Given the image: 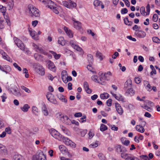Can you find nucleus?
Returning a JSON list of instances; mask_svg holds the SVG:
<instances>
[{"instance_id":"obj_63","label":"nucleus","mask_w":160,"mask_h":160,"mask_svg":"<svg viewBox=\"0 0 160 160\" xmlns=\"http://www.w3.org/2000/svg\"><path fill=\"white\" fill-rule=\"evenodd\" d=\"M47 77L49 80L52 81L54 78V77H53L51 74H49L47 76Z\"/></svg>"},{"instance_id":"obj_11","label":"nucleus","mask_w":160,"mask_h":160,"mask_svg":"<svg viewBox=\"0 0 160 160\" xmlns=\"http://www.w3.org/2000/svg\"><path fill=\"white\" fill-rule=\"evenodd\" d=\"M48 63V69L53 72H55L56 71L55 69L56 67L54 63L49 60Z\"/></svg>"},{"instance_id":"obj_3","label":"nucleus","mask_w":160,"mask_h":160,"mask_svg":"<svg viewBox=\"0 0 160 160\" xmlns=\"http://www.w3.org/2000/svg\"><path fill=\"white\" fill-rule=\"evenodd\" d=\"M32 160H47L46 156L44 155L43 152L41 151L33 156Z\"/></svg>"},{"instance_id":"obj_59","label":"nucleus","mask_w":160,"mask_h":160,"mask_svg":"<svg viewBox=\"0 0 160 160\" xmlns=\"http://www.w3.org/2000/svg\"><path fill=\"white\" fill-rule=\"evenodd\" d=\"M83 86L85 89L89 88V84L87 82L85 81L84 82Z\"/></svg>"},{"instance_id":"obj_24","label":"nucleus","mask_w":160,"mask_h":160,"mask_svg":"<svg viewBox=\"0 0 160 160\" xmlns=\"http://www.w3.org/2000/svg\"><path fill=\"white\" fill-rule=\"evenodd\" d=\"M50 52L52 54V55L54 56V58L56 59H58L60 58L61 57V55L60 54H57L55 52L52 51H50Z\"/></svg>"},{"instance_id":"obj_31","label":"nucleus","mask_w":160,"mask_h":160,"mask_svg":"<svg viewBox=\"0 0 160 160\" xmlns=\"http://www.w3.org/2000/svg\"><path fill=\"white\" fill-rule=\"evenodd\" d=\"M101 3H102V2L99 0H95L93 2V4L94 6L98 7L99 6Z\"/></svg>"},{"instance_id":"obj_61","label":"nucleus","mask_w":160,"mask_h":160,"mask_svg":"<svg viewBox=\"0 0 160 160\" xmlns=\"http://www.w3.org/2000/svg\"><path fill=\"white\" fill-rule=\"evenodd\" d=\"M111 126V129L113 130L117 131L118 129V128L117 127H116L114 125H112Z\"/></svg>"},{"instance_id":"obj_57","label":"nucleus","mask_w":160,"mask_h":160,"mask_svg":"<svg viewBox=\"0 0 160 160\" xmlns=\"http://www.w3.org/2000/svg\"><path fill=\"white\" fill-rule=\"evenodd\" d=\"M32 112L34 114H36L34 112V111H35L37 112H38V109L36 107H35V106H33L32 107Z\"/></svg>"},{"instance_id":"obj_23","label":"nucleus","mask_w":160,"mask_h":160,"mask_svg":"<svg viewBox=\"0 0 160 160\" xmlns=\"http://www.w3.org/2000/svg\"><path fill=\"white\" fill-rule=\"evenodd\" d=\"M54 134V135L53 137L59 140L62 139L63 137H62V136L58 131H57V133H55V134Z\"/></svg>"},{"instance_id":"obj_33","label":"nucleus","mask_w":160,"mask_h":160,"mask_svg":"<svg viewBox=\"0 0 160 160\" xmlns=\"http://www.w3.org/2000/svg\"><path fill=\"white\" fill-rule=\"evenodd\" d=\"M153 41L155 43H160V39L156 37H153L152 38Z\"/></svg>"},{"instance_id":"obj_18","label":"nucleus","mask_w":160,"mask_h":160,"mask_svg":"<svg viewBox=\"0 0 160 160\" xmlns=\"http://www.w3.org/2000/svg\"><path fill=\"white\" fill-rule=\"evenodd\" d=\"M58 44H61L62 46L65 45L66 42L64 40L63 37H59L58 38Z\"/></svg>"},{"instance_id":"obj_8","label":"nucleus","mask_w":160,"mask_h":160,"mask_svg":"<svg viewBox=\"0 0 160 160\" xmlns=\"http://www.w3.org/2000/svg\"><path fill=\"white\" fill-rule=\"evenodd\" d=\"M59 116L60 120L62 122L67 124H69V121L70 120L67 116L62 115L61 114H59Z\"/></svg>"},{"instance_id":"obj_56","label":"nucleus","mask_w":160,"mask_h":160,"mask_svg":"<svg viewBox=\"0 0 160 160\" xmlns=\"http://www.w3.org/2000/svg\"><path fill=\"white\" fill-rule=\"evenodd\" d=\"M134 81L137 84L141 82L140 79L138 77L135 78L134 79Z\"/></svg>"},{"instance_id":"obj_29","label":"nucleus","mask_w":160,"mask_h":160,"mask_svg":"<svg viewBox=\"0 0 160 160\" xmlns=\"http://www.w3.org/2000/svg\"><path fill=\"white\" fill-rule=\"evenodd\" d=\"M107 127L103 124H101L100 128V130L102 132H103L108 129Z\"/></svg>"},{"instance_id":"obj_30","label":"nucleus","mask_w":160,"mask_h":160,"mask_svg":"<svg viewBox=\"0 0 160 160\" xmlns=\"http://www.w3.org/2000/svg\"><path fill=\"white\" fill-rule=\"evenodd\" d=\"M38 50H37V51L38 52L40 53L43 54L44 55H46L47 53L46 51L42 49L41 48L39 47L37 49Z\"/></svg>"},{"instance_id":"obj_7","label":"nucleus","mask_w":160,"mask_h":160,"mask_svg":"<svg viewBox=\"0 0 160 160\" xmlns=\"http://www.w3.org/2000/svg\"><path fill=\"white\" fill-rule=\"evenodd\" d=\"M135 34L139 38H144L146 36V33L144 31L139 29L136 30Z\"/></svg>"},{"instance_id":"obj_20","label":"nucleus","mask_w":160,"mask_h":160,"mask_svg":"<svg viewBox=\"0 0 160 160\" xmlns=\"http://www.w3.org/2000/svg\"><path fill=\"white\" fill-rule=\"evenodd\" d=\"M30 108V106L28 104H25L23 107H21L20 109L24 112H27L28 111V109Z\"/></svg>"},{"instance_id":"obj_51","label":"nucleus","mask_w":160,"mask_h":160,"mask_svg":"<svg viewBox=\"0 0 160 160\" xmlns=\"http://www.w3.org/2000/svg\"><path fill=\"white\" fill-rule=\"evenodd\" d=\"M92 64H88L87 67V68L89 71H90V72H94L92 70Z\"/></svg>"},{"instance_id":"obj_5","label":"nucleus","mask_w":160,"mask_h":160,"mask_svg":"<svg viewBox=\"0 0 160 160\" xmlns=\"http://www.w3.org/2000/svg\"><path fill=\"white\" fill-rule=\"evenodd\" d=\"M115 148L116 152L119 154H120L122 152H127V150L126 148L119 144H116L115 146Z\"/></svg>"},{"instance_id":"obj_10","label":"nucleus","mask_w":160,"mask_h":160,"mask_svg":"<svg viewBox=\"0 0 160 160\" xmlns=\"http://www.w3.org/2000/svg\"><path fill=\"white\" fill-rule=\"evenodd\" d=\"M115 106L116 111L120 115H122L123 112V111L121 106L118 102L115 103Z\"/></svg>"},{"instance_id":"obj_64","label":"nucleus","mask_w":160,"mask_h":160,"mask_svg":"<svg viewBox=\"0 0 160 160\" xmlns=\"http://www.w3.org/2000/svg\"><path fill=\"white\" fill-rule=\"evenodd\" d=\"M50 102L55 104L57 103V101L54 98H51L50 100Z\"/></svg>"},{"instance_id":"obj_58","label":"nucleus","mask_w":160,"mask_h":160,"mask_svg":"<svg viewBox=\"0 0 160 160\" xmlns=\"http://www.w3.org/2000/svg\"><path fill=\"white\" fill-rule=\"evenodd\" d=\"M119 55V53L118 52H114V54L112 56L113 59H116V57Z\"/></svg>"},{"instance_id":"obj_15","label":"nucleus","mask_w":160,"mask_h":160,"mask_svg":"<svg viewBox=\"0 0 160 160\" xmlns=\"http://www.w3.org/2000/svg\"><path fill=\"white\" fill-rule=\"evenodd\" d=\"M28 31L29 32L30 35L32 36V38L34 39H37L36 36V32L35 31H32L31 29L30 28H28Z\"/></svg>"},{"instance_id":"obj_39","label":"nucleus","mask_w":160,"mask_h":160,"mask_svg":"<svg viewBox=\"0 0 160 160\" xmlns=\"http://www.w3.org/2000/svg\"><path fill=\"white\" fill-rule=\"evenodd\" d=\"M127 92L128 93L130 94H133L134 93L133 89L131 88L128 89Z\"/></svg>"},{"instance_id":"obj_47","label":"nucleus","mask_w":160,"mask_h":160,"mask_svg":"<svg viewBox=\"0 0 160 160\" xmlns=\"http://www.w3.org/2000/svg\"><path fill=\"white\" fill-rule=\"evenodd\" d=\"M72 78L70 76H67V77L66 78V80H64L65 81V83H67L68 82L72 81Z\"/></svg>"},{"instance_id":"obj_4","label":"nucleus","mask_w":160,"mask_h":160,"mask_svg":"<svg viewBox=\"0 0 160 160\" xmlns=\"http://www.w3.org/2000/svg\"><path fill=\"white\" fill-rule=\"evenodd\" d=\"M14 42L18 48L22 50H24V46L22 41L16 37L14 38Z\"/></svg>"},{"instance_id":"obj_12","label":"nucleus","mask_w":160,"mask_h":160,"mask_svg":"<svg viewBox=\"0 0 160 160\" xmlns=\"http://www.w3.org/2000/svg\"><path fill=\"white\" fill-rule=\"evenodd\" d=\"M132 81L131 79L128 80L125 82L124 89L126 90L132 86Z\"/></svg>"},{"instance_id":"obj_43","label":"nucleus","mask_w":160,"mask_h":160,"mask_svg":"<svg viewBox=\"0 0 160 160\" xmlns=\"http://www.w3.org/2000/svg\"><path fill=\"white\" fill-rule=\"evenodd\" d=\"M4 69H5L6 71H7V72L8 71H9L11 70V67L8 65H4Z\"/></svg>"},{"instance_id":"obj_45","label":"nucleus","mask_w":160,"mask_h":160,"mask_svg":"<svg viewBox=\"0 0 160 160\" xmlns=\"http://www.w3.org/2000/svg\"><path fill=\"white\" fill-rule=\"evenodd\" d=\"M57 131L55 129H51V131H50V132L52 136L53 137L54 135V134L57 133Z\"/></svg>"},{"instance_id":"obj_50","label":"nucleus","mask_w":160,"mask_h":160,"mask_svg":"<svg viewBox=\"0 0 160 160\" xmlns=\"http://www.w3.org/2000/svg\"><path fill=\"white\" fill-rule=\"evenodd\" d=\"M2 98V101L4 102L5 101V99L7 98V97L6 94L5 93H3L2 95L1 96Z\"/></svg>"},{"instance_id":"obj_62","label":"nucleus","mask_w":160,"mask_h":160,"mask_svg":"<svg viewBox=\"0 0 160 160\" xmlns=\"http://www.w3.org/2000/svg\"><path fill=\"white\" fill-rule=\"evenodd\" d=\"M82 113L81 112H77L75 114L74 116L75 117H81L82 116Z\"/></svg>"},{"instance_id":"obj_48","label":"nucleus","mask_w":160,"mask_h":160,"mask_svg":"<svg viewBox=\"0 0 160 160\" xmlns=\"http://www.w3.org/2000/svg\"><path fill=\"white\" fill-rule=\"evenodd\" d=\"M8 134H10L11 133V129L10 127H8L5 128V131Z\"/></svg>"},{"instance_id":"obj_27","label":"nucleus","mask_w":160,"mask_h":160,"mask_svg":"<svg viewBox=\"0 0 160 160\" xmlns=\"http://www.w3.org/2000/svg\"><path fill=\"white\" fill-rule=\"evenodd\" d=\"M91 79L92 80L94 81V82H97L99 83H101V84H102L101 83V78H100V81H98V77L97 76H96V75L92 76L91 77Z\"/></svg>"},{"instance_id":"obj_6","label":"nucleus","mask_w":160,"mask_h":160,"mask_svg":"<svg viewBox=\"0 0 160 160\" xmlns=\"http://www.w3.org/2000/svg\"><path fill=\"white\" fill-rule=\"evenodd\" d=\"M62 139L63 142L66 145L70 146L72 148H75L76 147V144L67 137H63Z\"/></svg>"},{"instance_id":"obj_40","label":"nucleus","mask_w":160,"mask_h":160,"mask_svg":"<svg viewBox=\"0 0 160 160\" xmlns=\"http://www.w3.org/2000/svg\"><path fill=\"white\" fill-rule=\"evenodd\" d=\"M128 10L127 8H122L121 11V12L122 14H124L128 13Z\"/></svg>"},{"instance_id":"obj_35","label":"nucleus","mask_w":160,"mask_h":160,"mask_svg":"<svg viewBox=\"0 0 160 160\" xmlns=\"http://www.w3.org/2000/svg\"><path fill=\"white\" fill-rule=\"evenodd\" d=\"M126 152H122L120 153L121 157L122 158L125 159L127 156L129 154L128 153H125Z\"/></svg>"},{"instance_id":"obj_49","label":"nucleus","mask_w":160,"mask_h":160,"mask_svg":"<svg viewBox=\"0 0 160 160\" xmlns=\"http://www.w3.org/2000/svg\"><path fill=\"white\" fill-rule=\"evenodd\" d=\"M67 34L70 38H72L73 37V35L72 33V32L70 30H69V31L66 33Z\"/></svg>"},{"instance_id":"obj_1","label":"nucleus","mask_w":160,"mask_h":160,"mask_svg":"<svg viewBox=\"0 0 160 160\" xmlns=\"http://www.w3.org/2000/svg\"><path fill=\"white\" fill-rule=\"evenodd\" d=\"M28 9L29 13L32 14V17L34 16L36 17H38L40 16V13L39 10L32 5H29L28 6Z\"/></svg>"},{"instance_id":"obj_53","label":"nucleus","mask_w":160,"mask_h":160,"mask_svg":"<svg viewBox=\"0 0 160 160\" xmlns=\"http://www.w3.org/2000/svg\"><path fill=\"white\" fill-rule=\"evenodd\" d=\"M4 21L2 19V18H0V29H2L4 28V26L2 24L3 22Z\"/></svg>"},{"instance_id":"obj_32","label":"nucleus","mask_w":160,"mask_h":160,"mask_svg":"<svg viewBox=\"0 0 160 160\" xmlns=\"http://www.w3.org/2000/svg\"><path fill=\"white\" fill-rule=\"evenodd\" d=\"M59 149L60 151L62 152H66V147L62 145H60L59 147Z\"/></svg>"},{"instance_id":"obj_21","label":"nucleus","mask_w":160,"mask_h":160,"mask_svg":"<svg viewBox=\"0 0 160 160\" xmlns=\"http://www.w3.org/2000/svg\"><path fill=\"white\" fill-rule=\"evenodd\" d=\"M124 22L125 24L128 26H131L133 23L132 21H129L128 18L127 17L124 19Z\"/></svg>"},{"instance_id":"obj_13","label":"nucleus","mask_w":160,"mask_h":160,"mask_svg":"<svg viewBox=\"0 0 160 160\" xmlns=\"http://www.w3.org/2000/svg\"><path fill=\"white\" fill-rule=\"evenodd\" d=\"M7 152L6 148L3 145H0V153L3 155H5Z\"/></svg>"},{"instance_id":"obj_22","label":"nucleus","mask_w":160,"mask_h":160,"mask_svg":"<svg viewBox=\"0 0 160 160\" xmlns=\"http://www.w3.org/2000/svg\"><path fill=\"white\" fill-rule=\"evenodd\" d=\"M108 75H112V74L109 71L105 73L102 76L103 78L105 80H108L109 79L108 78Z\"/></svg>"},{"instance_id":"obj_25","label":"nucleus","mask_w":160,"mask_h":160,"mask_svg":"<svg viewBox=\"0 0 160 160\" xmlns=\"http://www.w3.org/2000/svg\"><path fill=\"white\" fill-rule=\"evenodd\" d=\"M88 60L89 64H92L93 62V57L91 54H88Z\"/></svg>"},{"instance_id":"obj_60","label":"nucleus","mask_w":160,"mask_h":160,"mask_svg":"<svg viewBox=\"0 0 160 160\" xmlns=\"http://www.w3.org/2000/svg\"><path fill=\"white\" fill-rule=\"evenodd\" d=\"M98 146V144L97 142H95L94 144H91L90 145V147L92 148H95L97 147Z\"/></svg>"},{"instance_id":"obj_36","label":"nucleus","mask_w":160,"mask_h":160,"mask_svg":"<svg viewBox=\"0 0 160 160\" xmlns=\"http://www.w3.org/2000/svg\"><path fill=\"white\" fill-rule=\"evenodd\" d=\"M152 19L153 21L154 22L157 21L158 19V16L156 14H154L153 15Z\"/></svg>"},{"instance_id":"obj_55","label":"nucleus","mask_w":160,"mask_h":160,"mask_svg":"<svg viewBox=\"0 0 160 160\" xmlns=\"http://www.w3.org/2000/svg\"><path fill=\"white\" fill-rule=\"evenodd\" d=\"M144 108L150 112H151L152 110V108L150 107H148L146 105H144Z\"/></svg>"},{"instance_id":"obj_46","label":"nucleus","mask_w":160,"mask_h":160,"mask_svg":"<svg viewBox=\"0 0 160 160\" xmlns=\"http://www.w3.org/2000/svg\"><path fill=\"white\" fill-rule=\"evenodd\" d=\"M112 99H109L106 102V103L108 106L110 107L112 105Z\"/></svg>"},{"instance_id":"obj_2","label":"nucleus","mask_w":160,"mask_h":160,"mask_svg":"<svg viewBox=\"0 0 160 160\" xmlns=\"http://www.w3.org/2000/svg\"><path fill=\"white\" fill-rule=\"evenodd\" d=\"M34 70L38 74L44 75L45 74V70L42 66L38 63H34L33 64Z\"/></svg>"},{"instance_id":"obj_17","label":"nucleus","mask_w":160,"mask_h":160,"mask_svg":"<svg viewBox=\"0 0 160 160\" xmlns=\"http://www.w3.org/2000/svg\"><path fill=\"white\" fill-rule=\"evenodd\" d=\"M42 112L44 115L47 116L48 113L47 107L45 104H43L42 107Z\"/></svg>"},{"instance_id":"obj_41","label":"nucleus","mask_w":160,"mask_h":160,"mask_svg":"<svg viewBox=\"0 0 160 160\" xmlns=\"http://www.w3.org/2000/svg\"><path fill=\"white\" fill-rule=\"evenodd\" d=\"M13 66L18 71H20L22 70V69L16 63L14 62L13 63Z\"/></svg>"},{"instance_id":"obj_14","label":"nucleus","mask_w":160,"mask_h":160,"mask_svg":"<svg viewBox=\"0 0 160 160\" xmlns=\"http://www.w3.org/2000/svg\"><path fill=\"white\" fill-rule=\"evenodd\" d=\"M14 160H25L24 157L20 154H15L13 157Z\"/></svg>"},{"instance_id":"obj_34","label":"nucleus","mask_w":160,"mask_h":160,"mask_svg":"<svg viewBox=\"0 0 160 160\" xmlns=\"http://www.w3.org/2000/svg\"><path fill=\"white\" fill-rule=\"evenodd\" d=\"M140 11L141 13L142 14V15L143 16H146L145 14V8L144 7H142L140 9Z\"/></svg>"},{"instance_id":"obj_26","label":"nucleus","mask_w":160,"mask_h":160,"mask_svg":"<svg viewBox=\"0 0 160 160\" xmlns=\"http://www.w3.org/2000/svg\"><path fill=\"white\" fill-rule=\"evenodd\" d=\"M12 90L13 92V94L14 95L18 96L21 95V94L19 92V91L18 90V88L16 87L12 89Z\"/></svg>"},{"instance_id":"obj_19","label":"nucleus","mask_w":160,"mask_h":160,"mask_svg":"<svg viewBox=\"0 0 160 160\" xmlns=\"http://www.w3.org/2000/svg\"><path fill=\"white\" fill-rule=\"evenodd\" d=\"M48 7L51 9H52L53 12L55 13L56 14H58L59 13V11L57 9V8L56 7H54L52 5H50L49 6V5H48Z\"/></svg>"},{"instance_id":"obj_52","label":"nucleus","mask_w":160,"mask_h":160,"mask_svg":"<svg viewBox=\"0 0 160 160\" xmlns=\"http://www.w3.org/2000/svg\"><path fill=\"white\" fill-rule=\"evenodd\" d=\"M98 157L101 160H103L104 159L105 156L102 153H99L98 155Z\"/></svg>"},{"instance_id":"obj_42","label":"nucleus","mask_w":160,"mask_h":160,"mask_svg":"<svg viewBox=\"0 0 160 160\" xmlns=\"http://www.w3.org/2000/svg\"><path fill=\"white\" fill-rule=\"evenodd\" d=\"M141 158L143 160H149L148 157L146 155H143L140 156Z\"/></svg>"},{"instance_id":"obj_16","label":"nucleus","mask_w":160,"mask_h":160,"mask_svg":"<svg viewBox=\"0 0 160 160\" xmlns=\"http://www.w3.org/2000/svg\"><path fill=\"white\" fill-rule=\"evenodd\" d=\"M68 2L69 3V8L72 9L76 7L77 4L76 3L72 1L71 0H69Z\"/></svg>"},{"instance_id":"obj_9","label":"nucleus","mask_w":160,"mask_h":160,"mask_svg":"<svg viewBox=\"0 0 160 160\" xmlns=\"http://www.w3.org/2000/svg\"><path fill=\"white\" fill-rule=\"evenodd\" d=\"M72 20L73 21L74 28L77 29L79 30L81 28V23L78 21H76L75 18H72Z\"/></svg>"},{"instance_id":"obj_54","label":"nucleus","mask_w":160,"mask_h":160,"mask_svg":"<svg viewBox=\"0 0 160 160\" xmlns=\"http://www.w3.org/2000/svg\"><path fill=\"white\" fill-rule=\"evenodd\" d=\"M127 38L129 39L134 42H135L136 41V39L135 38H132L131 35L127 36Z\"/></svg>"},{"instance_id":"obj_28","label":"nucleus","mask_w":160,"mask_h":160,"mask_svg":"<svg viewBox=\"0 0 160 160\" xmlns=\"http://www.w3.org/2000/svg\"><path fill=\"white\" fill-rule=\"evenodd\" d=\"M39 1L42 2L45 4H49L50 3L51 4H53L54 3L51 0H39Z\"/></svg>"},{"instance_id":"obj_37","label":"nucleus","mask_w":160,"mask_h":160,"mask_svg":"<svg viewBox=\"0 0 160 160\" xmlns=\"http://www.w3.org/2000/svg\"><path fill=\"white\" fill-rule=\"evenodd\" d=\"M150 7L149 4H148L146 7V8L147 10V13L146 14V15H148L149 14L150 12Z\"/></svg>"},{"instance_id":"obj_44","label":"nucleus","mask_w":160,"mask_h":160,"mask_svg":"<svg viewBox=\"0 0 160 160\" xmlns=\"http://www.w3.org/2000/svg\"><path fill=\"white\" fill-rule=\"evenodd\" d=\"M63 5L66 8H68L69 6V2L63 1L62 2Z\"/></svg>"},{"instance_id":"obj_38","label":"nucleus","mask_w":160,"mask_h":160,"mask_svg":"<svg viewBox=\"0 0 160 160\" xmlns=\"http://www.w3.org/2000/svg\"><path fill=\"white\" fill-rule=\"evenodd\" d=\"M2 8H0V11L3 13L4 15L6 12V8L5 7H3L2 6H1Z\"/></svg>"}]
</instances>
